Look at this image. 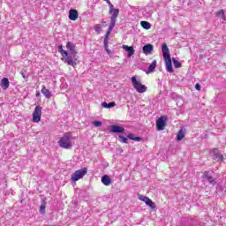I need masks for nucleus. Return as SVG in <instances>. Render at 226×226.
Wrapping results in <instances>:
<instances>
[{"label": "nucleus", "mask_w": 226, "mask_h": 226, "mask_svg": "<svg viewBox=\"0 0 226 226\" xmlns=\"http://www.w3.org/2000/svg\"><path fill=\"white\" fill-rule=\"evenodd\" d=\"M72 139H73L72 133H65L58 141L60 147H63L64 149H72L73 146V144H72Z\"/></svg>", "instance_id": "nucleus-1"}, {"label": "nucleus", "mask_w": 226, "mask_h": 226, "mask_svg": "<svg viewBox=\"0 0 226 226\" xmlns=\"http://www.w3.org/2000/svg\"><path fill=\"white\" fill-rule=\"evenodd\" d=\"M58 52H60L64 59H65V63L70 66H77V59H73L72 56H68V51L63 49V45L58 47Z\"/></svg>", "instance_id": "nucleus-2"}, {"label": "nucleus", "mask_w": 226, "mask_h": 226, "mask_svg": "<svg viewBox=\"0 0 226 226\" xmlns=\"http://www.w3.org/2000/svg\"><path fill=\"white\" fill-rule=\"evenodd\" d=\"M132 82L134 89H136L138 93H146L147 91V87L143 85L141 82L138 81L137 78L132 77Z\"/></svg>", "instance_id": "nucleus-3"}, {"label": "nucleus", "mask_w": 226, "mask_h": 226, "mask_svg": "<svg viewBox=\"0 0 226 226\" xmlns=\"http://www.w3.org/2000/svg\"><path fill=\"white\" fill-rule=\"evenodd\" d=\"M86 174H87V168L78 170L71 176V179L72 181H74V182L79 181V179H82V177H84Z\"/></svg>", "instance_id": "nucleus-4"}, {"label": "nucleus", "mask_w": 226, "mask_h": 226, "mask_svg": "<svg viewBox=\"0 0 226 226\" xmlns=\"http://www.w3.org/2000/svg\"><path fill=\"white\" fill-rule=\"evenodd\" d=\"M117 20V11H116L114 12L113 15H111L110 17V23H109V26L108 28V31L105 34V38H109V36H110V33H112V29H114V27H116V21Z\"/></svg>", "instance_id": "nucleus-5"}, {"label": "nucleus", "mask_w": 226, "mask_h": 226, "mask_svg": "<svg viewBox=\"0 0 226 226\" xmlns=\"http://www.w3.org/2000/svg\"><path fill=\"white\" fill-rule=\"evenodd\" d=\"M66 49L68 50V56H72V59H77V49H75V44L72 41H67Z\"/></svg>", "instance_id": "nucleus-6"}, {"label": "nucleus", "mask_w": 226, "mask_h": 226, "mask_svg": "<svg viewBox=\"0 0 226 226\" xmlns=\"http://www.w3.org/2000/svg\"><path fill=\"white\" fill-rule=\"evenodd\" d=\"M34 123H40L41 121V107L36 106L33 113Z\"/></svg>", "instance_id": "nucleus-7"}, {"label": "nucleus", "mask_w": 226, "mask_h": 226, "mask_svg": "<svg viewBox=\"0 0 226 226\" xmlns=\"http://www.w3.org/2000/svg\"><path fill=\"white\" fill-rule=\"evenodd\" d=\"M166 121L167 117H161L156 120V128L159 131L165 130V125H166Z\"/></svg>", "instance_id": "nucleus-8"}, {"label": "nucleus", "mask_w": 226, "mask_h": 226, "mask_svg": "<svg viewBox=\"0 0 226 226\" xmlns=\"http://www.w3.org/2000/svg\"><path fill=\"white\" fill-rule=\"evenodd\" d=\"M109 132L110 133H124V128L119 125H110L109 126Z\"/></svg>", "instance_id": "nucleus-9"}, {"label": "nucleus", "mask_w": 226, "mask_h": 226, "mask_svg": "<svg viewBox=\"0 0 226 226\" xmlns=\"http://www.w3.org/2000/svg\"><path fill=\"white\" fill-rule=\"evenodd\" d=\"M162 57L164 59L170 58V51L169 50V47L167 43H163L162 47Z\"/></svg>", "instance_id": "nucleus-10"}, {"label": "nucleus", "mask_w": 226, "mask_h": 226, "mask_svg": "<svg viewBox=\"0 0 226 226\" xmlns=\"http://www.w3.org/2000/svg\"><path fill=\"white\" fill-rule=\"evenodd\" d=\"M165 64H166V70L169 72V73H174V68H172V59L170 58H164Z\"/></svg>", "instance_id": "nucleus-11"}, {"label": "nucleus", "mask_w": 226, "mask_h": 226, "mask_svg": "<svg viewBox=\"0 0 226 226\" xmlns=\"http://www.w3.org/2000/svg\"><path fill=\"white\" fill-rule=\"evenodd\" d=\"M122 49H124V50H126V52H128L127 57H132V56L135 54V49H133V47L132 46L123 45Z\"/></svg>", "instance_id": "nucleus-12"}, {"label": "nucleus", "mask_w": 226, "mask_h": 226, "mask_svg": "<svg viewBox=\"0 0 226 226\" xmlns=\"http://www.w3.org/2000/svg\"><path fill=\"white\" fill-rule=\"evenodd\" d=\"M69 19L70 20H77L79 19V11L75 9H71L69 11Z\"/></svg>", "instance_id": "nucleus-13"}, {"label": "nucleus", "mask_w": 226, "mask_h": 226, "mask_svg": "<svg viewBox=\"0 0 226 226\" xmlns=\"http://www.w3.org/2000/svg\"><path fill=\"white\" fill-rule=\"evenodd\" d=\"M41 93L45 96V98H48V100H49V98H52V94L50 93V90L47 89L45 85L41 87Z\"/></svg>", "instance_id": "nucleus-14"}, {"label": "nucleus", "mask_w": 226, "mask_h": 226, "mask_svg": "<svg viewBox=\"0 0 226 226\" xmlns=\"http://www.w3.org/2000/svg\"><path fill=\"white\" fill-rule=\"evenodd\" d=\"M101 181L105 186H110V185H112V179L109 178L108 175L102 176Z\"/></svg>", "instance_id": "nucleus-15"}, {"label": "nucleus", "mask_w": 226, "mask_h": 226, "mask_svg": "<svg viewBox=\"0 0 226 226\" xmlns=\"http://www.w3.org/2000/svg\"><path fill=\"white\" fill-rule=\"evenodd\" d=\"M0 86H1L2 89H4V91H6V89H8V87H10V80L8 79V78H4L1 80Z\"/></svg>", "instance_id": "nucleus-16"}, {"label": "nucleus", "mask_w": 226, "mask_h": 226, "mask_svg": "<svg viewBox=\"0 0 226 226\" xmlns=\"http://www.w3.org/2000/svg\"><path fill=\"white\" fill-rule=\"evenodd\" d=\"M153 44H147L143 46V53L144 54H153Z\"/></svg>", "instance_id": "nucleus-17"}, {"label": "nucleus", "mask_w": 226, "mask_h": 226, "mask_svg": "<svg viewBox=\"0 0 226 226\" xmlns=\"http://www.w3.org/2000/svg\"><path fill=\"white\" fill-rule=\"evenodd\" d=\"M203 177H205L208 183H210V185H215L216 182L215 181V179H213V177L209 176V174L207 173V171H205L203 173Z\"/></svg>", "instance_id": "nucleus-18"}, {"label": "nucleus", "mask_w": 226, "mask_h": 226, "mask_svg": "<svg viewBox=\"0 0 226 226\" xmlns=\"http://www.w3.org/2000/svg\"><path fill=\"white\" fill-rule=\"evenodd\" d=\"M116 11H117V17H119V9H114V4H109L110 15H114V13H116Z\"/></svg>", "instance_id": "nucleus-19"}, {"label": "nucleus", "mask_w": 226, "mask_h": 226, "mask_svg": "<svg viewBox=\"0 0 226 226\" xmlns=\"http://www.w3.org/2000/svg\"><path fill=\"white\" fill-rule=\"evenodd\" d=\"M215 159L217 160V162H223V155L220 151L216 150L215 152Z\"/></svg>", "instance_id": "nucleus-20"}, {"label": "nucleus", "mask_w": 226, "mask_h": 226, "mask_svg": "<svg viewBox=\"0 0 226 226\" xmlns=\"http://www.w3.org/2000/svg\"><path fill=\"white\" fill-rule=\"evenodd\" d=\"M156 68V60H154L152 64L148 66V71L147 73H151L154 72V69Z\"/></svg>", "instance_id": "nucleus-21"}, {"label": "nucleus", "mask_w": 226, "mask_h": 226, "mask_svg": "<svg viewBox=\"0 0 226 226\" xmlns=\"http://www.w3.org/2000/svg\"><path fill=\"white\" fill-rule=\"evenodd\" d=\"M185 139V130L180 129L177 135V140H183Z\"/></svg>", "instance_id": "nucleus-22"}, {"label": "nucleus", "mask_w": 226, "mask_h": 226, "mask_svg": "<svg viewBox=\"0 0 226 226\" xmlns=\"http://www.w3.org/2000/svg\"><path fill=\"white\" fill-rule=\"evenodd\" d=\"M47 207V201H45V199L42 200V202L40 207V213L41 215H45V207Z\"/></svg>", "instance_id": "nucleus-23"}, {"label": "nucleus", "mask_w": 226, "mask_h": 226, "mask_svg": "<svg viewBox=\"0 0 226 226\" xmlns=\"http://www.w3.org/2000/svg\"><path fill=\"white\" fill-rule=\"evenodd\" d=\"M138 199L139 200H141L142 202H145V204L147 205V203L150 202L151 199H149L147 196H144V195H139Z\"/></svg>", "instance_id": "nucleus-24"}, {"label": "nucleus", "mask_w": 226, "mask_h": 226, "mask_svg": "<svg viewBox=\"0 0 226 226\" xmlns=\"http://www.w3.org/2000/svg\"><path fill=\"white\" fill-rule=\"evenodd\" d=\"M102 107L104 109H112V107H116V102H109V103H107V102H102Z\"/></svg>", "instance_id": "nucleus-25"}, {"label": "nucleus", "mask_w": 226, "mask_h": 226, "mask_svg": "<svg viewBox=\"0 0 226 226\" xmlns=\"http://www.w3.org/2000/svg\"><path fill=\"white\" fill-rule=\"evenodd\" d=\"M140 25H141V27H143V29H151V23L147 21H141Z\"/></svg>", "instance_id": "nucleus-26"}, {"label": "nucleus", "mask_w": 226, "mask_h": 226, "mask_svg": "<svg viewBox=\"0 0 226 226\" xmlns=\"http://www.w3.org/2000/svg\"><path fill=\"white\" fill-rule=\"evenodd\" d=\"M127 139H130L131 140H135L136 142H140V140H142V138L133 137V134H132V133L127 135Z\"/></svg>", "instance_id": "nucleus-27"}, {"label": "nucleus", "mask_w": 226, "mask_h": 226, "mask_svg": "<svg viewBox=\"0 0 226 226\" xmlns=\"http://www.w3.org/2000/svg\"><path fill=\"white\" fill-rule=\"evenodd\" d=\"M216 17H219V19H222V20H225V11L223 10H220L215 13Z\"/></svg>", "instance_id": "nucleus-28"}, {"label": "nucleus", "mask_w": 226, "mask_h": 226, "mask_svg": "<svg viewBox=\"0 0 226 226\" xmlns=\"http://www.w3.org/2000/svg\"><path fill=\"white\" fill-rule=\"evenodd\" d=\"M173 65L175 68H181V63L177 61L176 58H172Z\"/></svg>", "instance_id": "nucleus-29"}, {"label": "nucleus", "mask_w": 226, "mask_h": 226, "mask_svg": "<svg viewBox=\"0 0 226 226\" xmlns=\"http://www.w3.org/2000/svg\"><path fill=\"white\" fill-rule=\"evenodd\" d=\"M118 140H119V142H122L123 144H128V139L124 138V136L119 135Z\"/></svg>", "instance_id": "nucleus-30"}, {"label": "nucleus", "mask_w": 226, "mask_h": 226, "mask_svg": "<svg viewBox=\"0 0 226 226\" xmlns=\"http://www.w3.org/2000/svg\"><path fill=\"white\" fill-rule=\"evenodd\" d=\"M147 206H148V207H151V209H156V204L151 200L150 202L147 203Z\"/></svg>", "instance_id": "nucleus-31"}, {"label": "nucleus", "mask_w": 226, "mask_h": 226, "mask_svg": "<svg viewBox=\"0 0 226 226\" xmlns=\"http://www.w3.org/2000/svg\"><path fill=\"white\" fill-rule=\"evenodd\" d=\"M94 31L98 33V34H100V33H102V25L100 24L95 25Z\"/></svg>", "instance_id": "nucleus-32"}, {"label": "nucleus", "mask_w": 226, "mask_h": 226, "mask_svg": "<svg viewBox=\"0 0 226 226\" xmlns=\"http://www.w3.org/2000/svg\"><path fill=\"white\" fill-rule=\"evenodd\" d=\"M92 124H94V126H95V128H100V126H102V122L94 121V122H92Z\"/></svg>", "instance_id": "nucleus-33"}, {"label": "nucleus", "mask_w": 226, "mask_h": 226, "mask_svg": "<svg viewBox=\"0 0 226 226\" xmlns=\"http://www.w3.org/2000/svg\"><path fill=\"white\" fill-rule=\"evenodd\" d=\"M20 75H22L23 79H27V76H26V71L25 70H22L20 71Z\"/></svg>", "instance_id": "nucleus-34"}, {"label": "nucleus", "mask_w": 226, "mask_h": 226, "mask_svg": "<svg viewBox=\"0 0 226 226\" xmlns=\"http://www.w3.org/2000/svg\"><path fill=\"white\" fill-rule=\"evenodd\" d=\"M195 89H197V91H200V84L197 83L195 85Z\"/></svg>", "instance_id": "nucleus-35"}, {"label": "nucleus", "mask_w": 226, "mask_h": 226, "mask_svg": "<svg viewBox=\"0 0 226 226\" xmlns=\"http://www.w3.org/2000/svg\"><path fill=\"white\" fill-rule=\"evenodd\" d=\"M107 44H109V38L105 37L104 38V45H107Z\"/></svg>", "instance_id": "nucleus-36"}, {"label": "nucleus", "mask_w": 226, "mask_h": 226, "mask_svg": "<svg viewBox=\"0 0 226 226\" xmlns=\"http://www.w3.org/2000/svg\"><path fill=\"white\" fill-rule=\"evenodd\" d=\"M102 26H103V27H107V22L106 21H102Z\"/></svg>", "instance_id": "nucleus-37"}, {"label": "nucleus", "mask_w": 226, "mask_h": 226, "mask_svg": "<svg viewBox=\"0 0 226 226\" xmlns=\"http://www.w3.org/2000/svg\"><path fill=\"white\" fill-rule=\"evenodd\" d=\"M105 50H106L107 54H109V56H110L112 51H110V49H109V48L107 49H105Z\"/></svg>", "instance_id": "nucleus-38"}, {"label": "nucleus", "mask_w": 226, "mask_h": 226, "mask_svg": "<svg viewBox=\"0 0 226 226\" xmlns=\"http://www.w3.org/2000/svg\"><path fill=\"white\" fill-rule=\"evenodd\" d=\"M106 3H107V4H109V6L110 4H112V3H110V0H106Z\"/></svg>", "instance_id": "nucleus-39"}, {"label": "nucleus", "mask_w": 226, "mask_h": 226, "mask_svg": "<svg viewBox=\"0 0 226 226\" xmlns=\"http://www.w3.org/2000/svg\"><path fill=\"white\" fill-rule=\"evenodd\" d=\"M104 49L107 50V49H109V44H104Z\"/></svg>", "instance_id": "nucleus-40"}, {"label": "nucleus", "mask_w": 226, "mask_h": 226, "mask_svg": "<svg viewBox=\"0 0 226 226\" xmlns=\"http://www.w3.org/2000/svg\"><path fill=\"white\" fill-rule=\"evenodd\" d=\"M46 226H56V225H54V224H49V225H46Z\"/></svg>", "instance_id": "nucleus-41"}]
</instances>
